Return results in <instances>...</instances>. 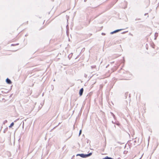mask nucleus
Listing matches in <instances>:
<instances>
[{
  "mask_svg": "<svg viewBox=\"0 0 159 159\" xmlns=\"http://www.w3.org/2000/svg\"><path fill=\"white\" fill-rule=\"evenodd\" d=\"M112 123H114V122H113V121H112Z\"/></svg>",
  "mask_w": 159,
  "mask_h": 159,
  "instance_id": "obj_20",
  "label": "nucleus"
},
{
  "mask_svg": "<svg viewBox=\"0 0 159 159\" xmlns=\"http://www.w3.org/2000/svg\"><path fill=\"white\" fill-rule=\"evenodd\" d=\"M84 76L85 78H86L87 76V75L86 74H84Z\"/></svg>",
  "mask_w": 159,
  "mask_h": 159,
  "instance_id": "obj_13",
  "label": "nucleus"
},
{
  "mask_svg": "<svg viewBox=\"0 0 159 159\" xmlns=\"http://www.w3.org/2000/svg\"><path fill=\"white\" fill-rule=\"evenodd\" d=\"M9 128H10V126H9Z\"/></svg>",
  "mask_w": 159,
  "mask_h": 159,
  "instance_id": "obj_24",
  "label": "nucleus"
},
{
  "mask_svg": "<svg viewBox=\"0 0 159 159\" xmlns=\"http://www.w3.org/2000/svg\"><path fill=\"white\" fill-rule=\"evenodd\" d=\"M17 120H15V121H14V122H16V121Z\"/></svg>",
  "mask_w": 159,
  "mask_h": 159,
  "instance_id": "obj_21",
  "label": "nucleus"
},
{
  "mask_svg": "<svg viewBox=\"0 0 159 159\" xmlns=\"http://www.w3.org/2000/svg\"><path fill=\"white\" fill-rule=\"evenodd\" d=\"M14 125V123L13 122H12V123H11V127L12 126H13Z\"/></svg>",
  "mask_w": 159,
  "mask_h": 159,
  "instance_id": "obj_7",
  "label": "nucleus"
},
{
  "mask_svg": "<svg viewBox=\"0 0 159 159\" xmlns=\"http://www.w3.org/2000/svg\"><path fill=\"white\" fill-rule=\"evenodd\" d=\"M10 82H11V81H10Z\"/></svg>",
  "mask_w": 159,
  "mask_h": 159,
  "instance_id": "obj_22",
  "label": "nucleus"
},
{
  "mask_svg": "<svg viewBox=\"0 0 159 159\" xmlns=\"http://www.w3.org/2000/svg\"><path fill=\"white\" fill-rule=\"evenodd\" d=\"M77 156H80L82 158H84V154L83 153L77 154Z\"/></svg>",
  "mask_w": 159,
  "mask_h": 159,
  "instance_id": "obj_3",
  "label": "nucleus"
},
{
  "mask_svg": "<svg viewBox=\"0 0 159 159\" xmlns=\"http://www.w3.org/2000/svg\"><path fill=\"white\" fill-rule=\"evenodd\" d=\"M84 2H86V0H84Z\"/></svg>",
  "mask_w": 159,
  "mask_h": 159,
  "instance_id": "obj_23",
  "label": "nucleus"
},
{
  "mask_svg": "<svg viewBox=\"0 0 159 159\" xmlns=\"http://www.w3.org/2000/svg\"><path fill=\"white\" fill-rule=\"evenodd\" d=\"M111 115L112 116H113L114 114H113V113L112 112H111Z\"/></svg>",
  "mask_w": 159,
  "mask_h": 159,
  "instance_id": "obj_17",
  "label": "nucleus"
},
{
  "mask_svg": "<svg viewBox=\"0 0 159 159\" xmlns=\"http://www.w3.org/2000/svg\"><path fill=\"white\" fill-rule=\"evenodd\" d=\"M18 48H16L15 50H12V51H13V52L16 51H17L18 50Z\"/></svg>",
  "mask_w": 159,
  "mask_h": 159,
  "instance_id": "obj_12",
  "label": "nucleus"
},
{
  "mask_svg": "<svg viewBox=\"0 0 159 159\" xmlns=\"http://www.w3.org/2000/svg\"><path fill=\"white\" fill-rule=\"evenodd\" d=\"M6 82L8 84H10V79L8 78H7L6 80Z\"/></svg>",
  "mask_w": 159,
  "mask_h": 159,
  "instance_id": "obj_4",
  "label": "nucleus"
},
{
  "mask_svg": "<svg viewBox=\"0 0 159 159\" xmlns=\"http://www.w3.org/2000/svg\"><path fill=\"white\" fill-rule=\"evenodd\" d=\"M41 106L40 107V106H39V109H40L41 107H42L43 106V104H41Z\"/></svg>",
  "mask_w": 159,
  "mask_h": 159,
  "instance_id": "obj_10",
  "label": "nucleus"
},
{
  "mask_svg": "<svg viewBox=\"0 0 159 159\" xmlns=\"http://www.w3.org/2000/svg\"><path fill=\"white\" fill-rule=\"evenodd\" d=\"M81 133H82V130H80V132H79V136H80L81 135Z\"/></svg>",
  "mask_w": 159,
  "mask_h": 159,
  "instance_id": "obj_8",
  "label": "nucleus"
},
{
  "mask_svg": "<svg viewBox=\"0 0 159 159\" xmlns=\"http://www.w3.org/2000/svg\"><path fill=\"white\" fill-rule=\"evenodd\" d=\"M148 14V13H146L145 14V15L146 16V15H147Z\"/></svg>",
  "mask_w": 159,
  "mask_h": 159,
  "instance_id": "obj_19",
  "label": "nucleus"
},
{
  "mask_svg": "<svg viewBox=\"0 0 159 159\" xmlns=\"http://www.w3.org/2000/svg\"><path fill=\"white\" fill-rule=\"evenodd\" d=\"M103 159H114L111 157H109L108 156H107L105 157V158H103Z\"/></svg>",
  "mask_w": 159,
  "mask_h": 159,
  "instance_id": "obj_6",
  "label": "nucleus"
},
{
  "mask_svg": "<svg viewBox=\"0 0 159 159\" xmlns=\"http://www.w3.org/2000/svg\"><path fill=\"white\" fill-rule=\"evenodd\" d=\"M122 30V29L117 30H115L114 31V33H115L117 32H119V31H121Z\"/></svg>",
  "mask_w": 159,
  "mask_h": 159,
  "instance_id": "obj_5",
  "label": "nucleus"
},
{
  "mask_svg": "<svg viewBox=\"0 0 159 159\" xmlns=\"http://www.w3.org/2000/svg\"><path fill=\"white\" fill-rule=\"evenodd\" d=\"M150 137H149V138H148V141H149V139H150Z\"/></svg>",
  "mask_w": 159,
  "mask_h": 159,
  "instance_id": "obj_18",
  "label": "nucleus"
},
{
  "mask_svg": "<svg viewBox=\"0 0 159 159\" xmlns=\"http://www.w3.org/2000/svg\"><path fill=\"white\" fill-rule=\"evenodd\" d=\"M102 35H105V34L104 33H102Z\"/></svg>",
  "mask_w": 159,
  "mask_h": 159,
  "instance_id": "obj_15",
  "label": "nucleus"
},
{
  "mask_svg": "<svg viewBox=\"0 0 159 159\" xmlns=\"http://www.w3.org/2000/svg\"><path fill=\"white\" fill-rule=\"evenodd\" d=\"M114 31H113V32H111V33H110V34H114Z\"/></svg>",
  "mask_w": 159,
  "mask_h": 159,
  "instance_id": "obj_14",
  "label": "nucleus"
},
{
  "mask_svg": "<svg viewBox=\"0 0 159 159\" xmlns=\"http://www.w3.org/2000/svg\"><path fill=\"white\" fill-rule=\"evenodd\" d=\"M112 116L113 117V118H114V119H115V116L114 115L113 116Z\"/></svg>",
  "mask_w": 159,
  "mask_h": 159,
  "instance_id": "obj_16",
  "label": "nucleus"
},
{
  "mask_svg": "<svg viewBox=\"0 0 159 159\" xmlns=\"http://www.w3.org/2000/svg\"><path fill=\"white\" fill-rule=\"evenodd\" d=\"M84 91V89L83 88H82L80 89L79 91V94L80 96H81L82 95L83 92Z\"/></svg>",
  "mask_w": 159,
  "mask_h": 159,
  "instance_id": "obj_1",
  "label": "nucleus"
},
{
  "mask_svg": "<svg viewBox=\"0 0 159 159\" xmlns=\"http://www.w3.org/2000/svg\"><path fill=\"white\" fill-rule=\"evenodd\" d=\"M95 67H96V66H91V68H92V69H93V68H95Z\"/></svg>",
  "mask_w": 159,
  "mask_h": 159,
  "instance_id": "obj_11",
  "label": "nucleus"
},
{
  "mask_svg": "<svg viewBox=\"0 0 159 159\" xmlns=\"http://www.w3.org/2000/svg\"><path fill=\"white\" fill-rule=\"evenodd\" d=\"M92 152H90L88 154H84V158L87 157L91 156L92 155Z\"/></svg>",
  "mask_w": 159,
  "mask_h": 159,
  "instance_id": "obj_2",
  "label": "nucleus"
},
{
  "mask_svg": "<svg viewBox=\"0 0 159 159\" xmlns=\"http://www.w3.org/2000/svg\"><path fill=\"white\" fill-rule=\"evenodd\" d=\"M18 44H19L18 43H17V44H11V46H14L15 45H18Z\"/></svg>",
  "mask_w": 159,
  "mask_h": 159,
  "instance_id": "obj_9",
  "label": "nucleus"
}]
</instances>
